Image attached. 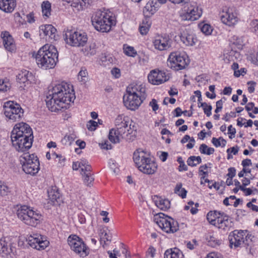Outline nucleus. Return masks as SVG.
Returning <instances> with one entry per match:
<instances>
[{
    "mask_svg": "<svg viewBox=\"0 0 258 258\" xmlns=\"http://www.w3.org/2000/svg\"><path fill=\"white\" fill-rule=\"evenodd\" d=\"M75 98L73 86L64 82L55 84L48 91L45 99L48 109L56 112L69 107L70 102Z\"/></svg>",
    "mask_w": 258,
    "mask_h": 258,
    "instance_id": "f257e3e1",
    "label": "nucleus"
},
{
    "mask_svg": "<svg viewBox=\"0 0 258 258\" xmlns=\"http://www.w3.org/2000/svg\"><path fill=\"white\" fill-rule=\"evenodd\" d=\"M33 138L30 126L23 122L16 124L11 132L12 145L19 152L26 153L32 147Z\"/></svg>",
    "mask_w": 258,
    "mask_h": 258,
    "instance_id": "f03ea898",
    "label": "nucleus"
},
{
    "mask_svg": "<svg viewBox=\"0 0 258 258\" xmlns=\"http://www.w3.org/2000/svg\"><path fill=\"white\" fill-rule=\"evenodd\" d=\"M146 98V88L140 84L133 83L126 88V94L123 96L124 106L128 109H138Z\"/></svg>",
    "mask_w": 258,
    "mask_h": 258,
    "instance_id": "7ed1b4c3",
    "label": "nucleus"
},
{
    "mask_svg": "<svg viewBox=\"0 0 258 258\" xmlns=\"http://www.w3.org/2000/svg\"><path fill=\"white\" fill-rule=\"evenodd\" d=\"M35 58L39 68L44 70L52 69L58 61V51L54 46L46 44L39 49Z\"/></svg>",
    "mask_w": 258,
    "mask_h": 258,
    "instance_id": "20e7f679",
    "label": "nucleus"
},
{
    "mask_svg": "<svg viewBox=\"0 0 258 258\" xmlns=\"http://www.w3.org/2000/svg\"><path fill=\"white\" fill-rule=\"evenodd\" d=\"M128 119L122 115H118L115 119V128L110 130L108 138L113 143H119L121 139H126L133 133Z\"/></svg>",
    "mask_w": 258,
    "mask_h": 258,
    "instance_id": "39448f33",
    "label": "nucleus"
},
{
    "mask_svg": "<svg viewBox=\"0 0 258 258\" xmlns=\"http://www.w3.org/2000/svg\"><path fill=\"white\" fill-rule=\"evenodd\" d=\"M133 160L139 170L145 174H153L157 170V163L151 159L148 153L141 149L134 152Z\"/></svg>",
    "mask_w": 258,
    "mask_h": 258,
    "instance_id": "423d86ee",
    "label": "nucleus"
},
{
    "mask_svg": "<svg viewBox=\"0 0 258 258\" xmlns=\"http://www.w3.org/2000/svg\"><path fill=\"white\" fill-rule=\"evenodd\" d=\"M91 22L95 29L102 32L109 31L112 26L115 25L113 13L108 10L96 12L92 16Z\"/></svg>",
    "mask_w": 258,
    "mask_h": 258,
    "instance_id": "0eeeda50",
    "label": "nucleus"
},
{
    "mask_svg": "<svg viewBox=\"0 0 258 258\" xmlns=\"http://www.w3.org/2000/svg\"><path fill=\"white\" fill-rule=\"evenodd\" d=\"M17 215L25 224L32 227H36L43 219L40 212L26 205L21 206L18 209Z\"/></svg>",
    "mask_w": 258,
    "mask_h": 258,
    "instance_id": "6e6552de",
    "label": "nucleus"
},
{
    "mask_svg": "<svg viewBox=\"0 0 258 258\" xmlns=\"http://www.w3.org/2000/svg\"><path fill=\"white\" fill-rule=\"evenodd\" d=\"M22 169L27 174L34 175L40 170V164L38 157L34 154L24 153L20 157Z\"/></svg>",
    "mask_w": 258,
    "mask_h": 258,
    "instance_id": "1a4fd4ad",
    "label": "nucleus"
},
{
    "mask_svg": "<svg viewBox=\"0 0 258 258\" xmlns=\"http://www.w3.org/2000/svg\"><path fill=\"white\" fill-rule=\"evenodd\" d=\"M153 220L166 233H173L178 230L177 222L162 213L155 215Z\"/></svg>",
    "mask_w": 258,
    "mask_h": 258,
    "instance_id": "9d476101",
    "label": "nucleus"
},
{
    "mask_svg": "<svg viewBox=\"0 0 258 258\" xmlns=\"http://www.w3.org/2000/svg\"><path fill=\"white\" fill-rule=\"evenodd\" d=\"M3 111L5 116L13 121H19L24 116V110L21 105L12 101L4 102Z\"/></svg>",
    "mask_w": 258,
    "mask_h": 258,
    "instance_id": "9b49d317",
    "label": "nucleus"
},
{
    "mask_svg": "<svg viewBox=\"0 0 258 258\" xmlns=\"http://www.w3.org/2000/svg\"><path fill=\"white\" fill-rule=\"evenodd\" d=\"M67 43L72 46H83L87 42V35L83 31H68L64 35Z\"/></svg>",
    "mask_w": 258,
    "mask_h": 258,
    "instance_id": "f8f14e48",
    "label": "nucleus"
},
{
    "mask_svg": "<svg viewBox=\"0 0 258 258\" xmlns=\"http://www.w3.org/2000/svg\"><path fill=\"white\" fill-rule=\"evenodd\" d=\"M188 63V60L186 55L177 52L171 53L167 61V66L175 71L184 69Z\"/></svg>",
    "mask_w": 258,
    "mask_h": 258,
    "instance_id": "ddd939ff",
    "label": "nucleus"
},
{
    "mask_svg": "<svg viewBox=\"0 0 258 258\" xmlns=\"http://www.w3.org/2000/svg\"><path fill=\"white\" fill-rule=\"evenodd\" d=\"M68 242L71 248L75 253L82 257L87 255L86 246L82 239L77 235H70L68 238Z\"/></svg>",
    "mask_w": 258,
    "mask_h": 258,
    "instance_id": "4468645a",
    "label": "nucleus"
},
{
    "mask_svg": "<svg viewBox=\"0 0 258 258\" xmlns=\"http://www.w3.org/2000/svg\"><path fill=\"white\" fill-rule=\"evenodd\" d=\"M203 9L197 5L189 6L181 14L183 21L193 22L199 20L202 16Z\"/></svg>",
    "mask_w": 258,
    "mask_h": 258,
    "instance_id": "2eb2a0df",
    "label": "nucleus"
},
{
    "mask_svg": "<svg viewBox=\"0 0 258 258\" xmlns=\"http://www.w3.org/2000/svg\"><path fill=\"white\" fill-rule=\"evenodd\" d=\"M172 40L167 35H159L153 40V44L155 49L159 51L167 50L171 47Z\"/></svg>",
    "mask_w": 258,
    "mask_h": 258,
    "instance_id": "dca6fc26",
    "label": "nucleus"
},
{
    "mask_svg": "<svg viewBox=\"0 0 258 258\" xmlns=\"http://www.w3.org/2000/svg\"><path fill=\"white\" fill-rule=\"evenodd\" d=\"M169 76L166 73L158 69H154L150 71L148 75V80L150 83L158 85L169 80Z\"/></svg>",
    "mask_w": 258,
    "mask_h": 258,
    "instance_id": "f3484780",
    "label": "nucleus"
},
{
    "mask_svg": "<svg viewBox=\"0 0 258 258\" xmlns=\"http://www.w3.org/2000/svg\"><path fill=\"white\" fill-rule=\"evenodd\" d=\"M246 231L235 230L231 232L228 236L231 248H236L244 244V236Z\"/></svg>",
    "mask_w": 258,
    "mask_h": 258,
    "instance_id": "a211bd4d",
    "label": "nucleus"
},
{
    "mask_svg": "<svg viewBox=\"0 0 258 258\" xmlns=\"http://www.w3.org/2000/svg\"><path fill=\"white\" fill-rule=\"evenodd\" d=\"M222 22L229 26H234L238 21L237 10L234 7L228 8L221 17Z\"/></svg>",
    "mask_w": 258,
    "mask_h": 258,
    "instance_id": "6ab92c4d",
    "label": "nucleus"
},
{
    "mask_svg": "<svg viewBox=\"0 0 258 258\" xmlns=\"http://www.w3.org/2000/svg\"><path fill=\"white\" fill-rule=\"evenodd\" d=\"M27 241L32 247L39 250L44 249L49 244V241L44 240L42 236L38 233H33L28 236Z\"/></svg>",
    "mask_w": 258,
    "mask_h": 258,
    "instance_id": "aec40b11",
    "label": "nucleus"
},
{
    "mask_svg": "<svg viewBox=\"0 0 258 258\" xmlns=\"http://www.w3.org/2000/svg\"><path fill=\"white\" fill-rule=\"evenodd\" d=\"M39 35L41 38L51 41L57 39L56 29L52 25H42L39 27Z\"/></svg>",
    "mask_w": 258,
    "mask_h": 258,
    "instance_id": "412c9836",
    "label": "nucleus"
},
{
    "mask_svg": "<svg viewBox=\"0 0 258 258\" xmlns=\"http://www.w3.org/2000/svg\"><path fill=\"white\" fill-rule=\"evenodd\" d=\"M0 254L3 256L12 258L16 255V248L12 246L6 237L3 236L0 238Z\"/></svg>",
    "mask_w": 258,
    "mask_h": 258,
    "instance_id": "4be33fe9",
    "label": "nucleus"
},
{
    "mask_svg": "<svg viewBox=\"0 0 258 258\" xmlns=\"http://www.w3.org/2000/svg\"><path fill=\"white\" fill-rule=\"evenodd\" d=\"M1 37L3 40L5 48L8 51L12 52L16 50V44L12 36L8 31L2 32Z\"/></svg>",
    "mask_w": 258,
    "mask_h": 258,
    "instance_id": "5701e85b",
    "label": "nucleus"
},
{
    "mask_svg": "<svg viewBox=\"0 0 258 258\" xmlns=\"http://www.w3.org/2000/svg\"><path fill=\"white\" fill-rule=\"evenodd\" d=\"M18 82L20 84H24V85H29L34 81V76L32 73L24 70L21 71L17 76Z\"/></svg>",
    "mask_w": 258,
    "mask_h": 258,
    "instance_id": "b1692460",
    "label": "nucleus"
},
{
    "mask_svg": "<svg viewBox=\"0 0 258 258\" xmlns=\"http://www.w3.org/2000/svg\"><path fill=\"white\" fill-rule=\"evenodd\" d=\"M180 37L181 41L186 46H193L197 41L195 34L186 30L183 31Z\"/></svg>",
    "mask_w": 258,
    "mask_h": 258,
    "instance_id": "393cba45",
    "label": "nucleus"
},
{
    "mask_svg": "<svg viewBox=\"0 0 258 258\" xmlns=\"http://www.w3.org/2000/svg\"><path fill=\"white\" fill-rule=\"evenodd\" d=\"M215 226L219 229L225 230L231 226V221L226 214L221 212L220 217L217 220Z\"/></svg>",
    "mask_w": 258,
    "mask_h": 258,
    "instance_id": "a878e982",
    "label": "nucleus"
},
{
    "mask_svg": "<svg viewBox=\"0 0 258 258\" xmlns=\"http://www.w3.org/2000/svg\"><path fill=\"white\" fill-rule=\"evenodd\" d=\"M48 197L53 205L58 204L60 200V195L56 187H53L48 190Z\"/></svg>",
    "mask_w": 258,
    "mask_h": 258,
    "instance_id": "bb28decb",
    "label": "nucleus"
},
{
    "mask_svg": "<svg viewBox=\"0 0 258 258\" xmlns=\"http://www.w3.org/2000/svg\"><path fill=\"white\" fill-rule=\"evenodd\" d=\"M15 6L14 0H0V9L5 12H12Z\"/></svg>",
    "mask_w": 258,
    "mask_h": 258,
    "instance_id": "cd10ccee",
    "label": "nucleus"
},
{
    "mask_svg": "<svg viewBox=\"0 0 258 258\" xmlns=\"http://www.w3.org/2000/svg\"><path fill=\"white\" fill-rule=\"evenodd\" d=\"M182 252L178 248L169 249L164 253V258H183Z\"/></svg>",
    "mask_w": 258,
    "mask_h": 258,
    "instance_id": "c85d7f7f",
    "label": "nucleus"
},
{
    "mask_svg": "<svg viewBox=\"0 0 258 258\" xmlns=\"http://www.w3.org/2000/svg\"><path fill=\"white\" fill-rule=\"evenodd\" d=\"M155 203L156 206L161 210L166 211L170 207V201L167 199L157 198Z\"/></svg>",
    "mask_w": 258,
    "mask_h": 258,
    "instance_id": "c756f323",
    "label": "nucleus"
},
{
    "mask_svg": "<svg viewBox=\"0 0 258 258\" xmlns=\"http://www.w3.org/2000/svg\"><path fill=\"white\" fill-rule=\"evenodd\" d=\"M99 236L100 242L103 244H106L107 242H110L111 240V236L107 230L104 228L100 229L99 230Z\"/></svg>",
    "mask_w": 258,
    "mask_h": 258,
    "instance_id": "7c9ffc66",
    "label": "nucleus"
},
{
    "mask_svg": "<svg viewBox=\"0 0 258 258\" xmlns=\"http://www.w3.org/2000/svg\"><path fill=\"white\" fill-rule=\"evenodd\" d=\"M222 212L210 211L207 215V219L210 224L215 226L217 220L220 217Z\"/></svg>",
    "mask_w": 258,
    "mask_h": 258,
    "instance_id": "2f4dec72",
    "label": "nucleus"
},
{
    "mask_svg": "<svg viewBox=\"0 0 258 258\" xmlns=\"http://www.w3.org/2000/svg\"><path fill=\"white\" fill-rule=\"evenodd\" d=\"M42 13L43 17L48 18L51 14V4L48 1L43 2L41 5Z\"/></svg>",
    "mask_w": 258,
    "mask_h": 258,
    "instance_id": "473e14b6",
    "label": "nucleus"
},
{
    "mask_svg": "<svg viewBox=\"0 0 258 258\" xmlns=\"http://www.w3.org/2000/svg\"><path fill=\"white\" fill-rule=\"evenodd\" d=\"M151 26V22L147 19L143 20L142 23L140 25L139 31L142 35H146L148 33Z\"/></svg>",
    "mask_w": 258,
    "mask_h": 258,
    "instance_id": "72a5a7b5",
    "label": "nucleus"
},
{
    "mask_svg": "<svg viewBox=\"0 0 258 258\" xmlns=\"http://www.w3.org/2000/svg\"><path fill=\"white\" fill-rule=\"evenodd\" d=\"M156 11V7L154 5V2H148L144 7L143 12L145 15L148 16L149 15H153Z\"/></svg>",
    "mask_w": 258,
    "mask_h": 258,
    "instance_id": "f704fd0d",
    "label": "nucleus"
},
{
    "mask_svg": "<svg viewBox=\"0 0 258 258\" xmlns=\"http://www.w3.org/2000/svg\"><path fill=\"white\" fill-rule=\"evenodd\" d=\"M201 31L205 35H209L211 34L213 29L210 24L201 22L198 25Z\"/></svg>",
    "mask_w": 258,
    "mask_h": 258,
    "instance_id": "c9c22d12",
    "label": "nucleus"
},
{
    "mask_svg": "<svg viewBox=\"0 0 258 258\" xmlns=\"http://www.w3.org/2000/svg\"><path fill=\"white\" fill-rule=\"evenodd\" d=\"M202 162V159L200 156H192L189 157L187 161L188 165L190 166H196Z\"/></svg>",
    "mask_w": 258,
    "mask_h": 258,
    "instance_id": "e433bc0d",
    "label": "nucleus"
},
{
    "mask_svg": "<svg viewBox=\"0 0 258 258\" xmlns=\"http://www.w3.org/2000/svg\"><path fill=\"white\" fill-rule=\"evenodd\" d=\"M199 151L202 154L210 155L214 153L215 150L213 148L208 147L206 144H202L199 148Z\"/></svg>",
    "mask_w": 258,
    "mask_h": 258,
    "instance_id": "4c0bfd02",
    "label": "nucleus"
},
{
    "mask_svg": "<svg viewBox=\"0 0 258 258\" xmlns=\"http://www.w3.org/2000/svg\"><path fill=\"white\" fill-rule=\"evenodd\" d=\"M123 52L126 55L132 57H135L137 54L134 47L126 45H123Z\"/></svg>",
    "mask_w": 258,
    "mask_h": 258,
    "instance_id": "58836bf2",
    "label": "nucleus"
},
{
    "mask_svg": "<svg viewBox=\"0 0 258 258\" xmlns=\"http://www.w3.org/2000/svg\"><path fill=\"white\" fill-rule=\"evenodd\" d=\"M186 190L182 187L181 184H177L175 188V193L181 197L182 199L186 197Z\"/></svg>",
    "mask_w": 258,
    "mask_h": 258,
    "instance_id": "ea45409f",
    "label": "nucleus"
},
{
    "mask_svg": "<svg viewBox=\"0 0 258 258\" xmlns=\"http://www.w3.org/2000/svg\"><path fill=\"white\" fill-rule=\"evenodd\" d=\"M211 164L209 163V164H205L204 165H202L199 168V174L200 175H202L201 177L202 179H204L206 176L208 175V168H211L210 165Z\"/></svg>",
    "mask_w": 258,
    "mask_h": 258,
    "instance_id": "a19ab883",
    "label": "nucleus"
},
{
    "mask_svg": "<svg viewBox=\"0 0 258 258\" xmlns=\"http://www.w3.org/2000/svg\"><path fill=\"white\" fill-rule=\"evenodd\" d=\"M199 107L203 108L204 113L207 116H211L212 114L211 110L212 109V107L211 105H208L206 103L203 102L201 103V105L199 104Z\"/></svg>",
    "mask_w": 258,
    "mask_h": 258,
    "instance_id": "79ce46f5",
    "label": "nucleus"
},
{
    "mask_svg": "<svg viewBox=\"0 0 258 258\" xmlns=\"http://www.w3.org/2000/svg\"><path fill=\"white\" fill-rule=\"evenodd\" d=\"M114 61V58L110 55L105 56L102 58V64L105 67H109Z\"/></svg>",
    "mask_w": 258,
    "mask_h": 258,
    "instance_id": "37998d69",
    "label": "nucleus"
},
{
    "mask_svg": "<svg viewBox=\"0 0 258 258\" xmlns=\"http://www.w3.org/2000/svg\"><path fill=\"white\" fill-rule=\"evenodd\" d=\"M85 50L87 55H92L95 54L96 53V44L94 43L90 44L89 46H86Z\"/></svg>",
    "mask_w": 258,
    "mask_h": 258,
    "instance_id": "c03bdc74",
    "label": "nucleus"
},
{
    "mask_svg": "<svg viewBox=\"0 0 258 258\" xmlns=\"http://www.w3.org/2000/svg\"><path fill=\"white\" fill-rule=\"evenodd\" d=\"M83 176L84 183L88 186H90L94 180V178L91 175V173L85 172Z\"/></svg>",
    "mask_w": 258,
    "mask_h": 258,
    "instance_id": "a18cd8bd",
    "label": "nucleus"
},
{
    "mask_svg": "<svg viewBox=\"0 0 258 258\" xmlns=\"http://www.w3.org/2000/svg\"><path fill=\"white\" fill-rule=\"evenodd\" d=\"M11 87L10 83L8 81L0 80V91L7 92Z\"/></svg>",
    "mask_w": 258,
    "mask_h": 258,
    "instance_id": "49530a36",
    "label": "nucleus"
},
{
    "mask_svg": "<svg viewBox=\"0 0 258 258\" xmlns=\"http://www.w3.org/2000/svg\"><path fill=\"white\" fill-rule=\"evenodd\" d=\"M75 136L74 135H66L62 140V142L65 145H70L74 141Z\"/></svg>",
    "mask_w": 258,
    "mask_h": 258,
    "instance_id": "de8ad7c7",
    "label": "nucleus"
},
{
    "mask_svg": "<svg viewBox=\"0 0 258 258\" xmlns=\"http://www.w3.org/2000/svg\"><path fill=\"white\" fill-rule=\"evenodd\" d=\"M9 191V187L5 184L0 181V197L7 195Z\"/></svg>",
    "mask_w": 258,
    "mask_h": 258,
    "instance_id": "09e8293b",
    "label": "nucleus"
},
{
    "mask_svg": "<svg viewBox=\"0 0 258 258\" xmlns=\"http://www.w3.org/2000/svg\"><path fill=\"white\" fill-rule=\"evenodd\" d=\"M90 0H73V7L78 8L79 9V7L81 8L83 6V3L84 4H89Z\"/></svg>",
    "mask_w": 258,
    "mask_h": 258,
    "instance_id": "8fccbe9b",
    "label": "nucleus"
},
{
    "mask_svg": "<svg viewBox=\"0 0 258 258\" xmlns=\"http://www.w3.org/2000/svg\"><path fill=\"white\" fill-rule=\"evenodd\" d=\"M98 126V123L94 120H90L87 124V127L90 131H95Z\"/></svg>",
    "mask_w": 258,
    "mask_h": 258,
    "instance_id": "3c124183",
    "label": "nucleus"
},
{
    "mask_svg": "<svg viewBox=\"0 0 258 258\" xmlns=\"http://www.w3.org/2000/svg\"><path fill=\"white\" fill-rule=\"evenodd\" d=\"M87 72L86 70H81L79 73L78 79L80 81L84 83L86 81Z\"/></svg>",
    "mask_w": 258,
    "mask_h": 258,
    "instance_id": "603ef678",
    "label": "nucleus"
},
{
    "mask_svg": "<svg viewBox=\"0 0 258 258\" xmlns=\"http://www.w3.org/2000/svg\"><path fill=\"white\" fill-rule=\"evenodd\" d=\"M150 106L152 107V110L156 112L159 109V106L156 99H153L149 103Z\"/></svg>",
    "mask_w": 258,
    "mask_h": 258,
    "instance_id": "864d4df0",
    "label": "nucleus"
},
{
    "mask_svg": "<svg viewBox=\"0 0 258 258\" xmlns=\"http://www.w3.org/2000/svg\"><path fill=\"white\" fill-rule=\"evenodd\" d=\"M236 116V112L231 111L230 113H226L223 117V119L228 121L230 118H234Z\"/></svg>",
    "mask_w": 258,
    "mask_h": 258,
    "instance_id": "5fc2aeb1",
    "label": "nucleus"
},
{
    "mask_svg": "<svg viewBox=\"0 0 258 258\" xmlns=\"http://www.w3.org/2000/svg\"><path fill=\"white\" fill-rule=\"evenodd\" d=\"M156 249L152 246H150L147 251V257L148 258H153L155 256Z\"/></svg>",
    "mask_w": 258,
    "mask_h": 258,
    "instance_id": "6e6d98bb",
    "label": "nucleus"
},
{
    "mask_svg": "<svg viewBox=\"0 0 258 258\" xmlns=\"http://www.w3.org/2000/svg\"><path fill=\"white\" fill-rule=\"evenodd\" d=\"M110 167L112 169L114 173H117L119 171L118 168L116 166V162L113 160H110L109 162Z\"/></svg>",
    "mask_w": 258,
    "mask_h": 258,
    "instance_id": "4d7b16f0",
    "label": "nucleus"
},
{
    "mask_svg": "<svg viewBox=\"0 0 258 258\" xmlns=\"http://www.w3.org/2000/svg\"><path fill=\"white\" fill-rule=\"evenodd\" d=\"M111 73L112 75L115 78H119L120 76V70L116 68H113L111 71Z\"/></svg>",
    "mask_w": 258,
    "mask_h": 258,
    "instance_id": "13d9d810",
    "label": "nucleus"
},
{
    "mask_svg": "<svg viewBox=\"0 0 258 258\" xmlns=\"http://www.w3.org/2000/svg\"><path fill=\"white\" fill-rule=\"evenodd\" d=\"M254 238V236H252L251 234H247V235L245 234L244 236V240L245 242L244 244L245 245H249L250 243L252 241V239Z\"/></svg>",
    "mask_w": 258,
    "mask_h": 258,
    "instance_id": "bf43d9fd",
    "label": "nucleus"
},
{
    "mask_svg": "<svg viewBox=\"0 0 258 258\" xmlns=\"http://www.w3.org/2000/svg\"><path fill=\"white\" fill-rule=\"evenodd\" d=\"M108 254L109 258H117V256L119 255V251L114 249L112 251H108Z\"/></svg>",
    "mask_w": 258,
    "mask_h": 258,
    "instance_id": "052dcab7",
    "label": "nucleus"
},
{
    "mask_svg": "<svg viewBox=\"0 0 258 258\" xmlns=\"http://www.w3.org/2000/svg\"><path fill=\"white\" fill-rule=\"evenodd\" d=\"M228 172L227 174V176L230 178H232L233 177L235 176L236 174V170L235 168L234 167H230L228 170Z\"/></svg>",
    "mask_w": 258,
    "mask_h": 258,
    "instance_id": "680f3d73",
    "label": "nucleus"
},
{
    "mask_svg": "<svg viewBox=\"0 0 258 258\" xmlns=\"http://www.w3.org/2000/svg\"><path fill=\"white\" fill-rule=\"evenodd\" d=\"M228 134L231 135L229 136V138L230 139H232L234 137L236 133L235 129L232 127V125H230L228 127Z\"/></svg>",
    "mask_w": 258,
    "mask_h": 258,
    "instance_id": "e2e57ef3",
    "label": "nucleus"
},
{
    "mask_svg": "<svg viewBox=\"0 0 258 258\" xmlns=\"http://www.w3.org/2000/svg\"><path fill=\"white\" fill-rule=\"evenodd\" d=\"M248 85H249L248 87V91L250 93H252L254 91V87L255 83L253 82H248Z\"/></svg>",
    "mask_w": 258,
    "mask_h": 258,
    "instance_id": "0e129e2a",
    "label": "nucleus"
},
{
    "mask_svg": "<svg viewBox=\"0 0 258 258\" xmlns=\"http://www.w3.org/2000/svg\"><path fill=\"white\" fill-rule=\"evenodd\" d=\"M81 174L82 175H84V173H90V171L91 170V166L88 164L86 165V166L82 167L81 168Z\"/></svg>",
    "mask_w": 258,
    "mask_h": 258,
    "instance_id": "69168bd1",
    "label": "nucleus"
},
{
    "mask_svg": "<svg viewBox=\"0 0 258 258\" xmlns=\"http://www.w3.org/2000/svg\"><path fill=\"white\" fill-rule=\"evenodd\" d=\"M100 215L104 217V218H103V221L105 223H108L109 221V219L107 217V216L108 215V213L107 212L102 211L101 212Z\"/></svg>",
    "mask_w": 258,
    "mask_h": 258,
    "instance_id": "338daca9",
    "label": "nucleus"
},
{
    "mask_svg": "<svg viewBox=\"0 0 258 258\" xmlns=\"http://www.w3.org/2000/svg\"><path fill=\"white\" fill-rule=\"evenodd\" d=\"M247 207L251 209L253 211L258 212V206L252 204L251 202H249L246 205Z\"/></svg>",
    "mask_w": 258,
    "mask_h": 258,
    "instance_id": "774afa93",
    "label": "nucleus"
}]
</instances>
